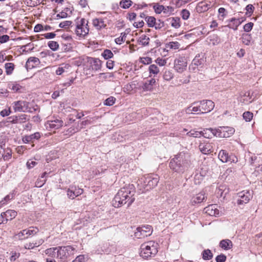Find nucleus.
Returning <instances> with one entry per match:
<instances>
[{"mask_svg": "<svg viewBox=\"0 0 262 262\" xmlns=\"http://www.w3.org/2000/svg\"><path fill=\"white\" fill-rule=\"evenodd\" d=\"M135 188L133 184L121 188L112 201L113 206L119 208L126 205L127 207H129L135 200Z\"/></svg>", "mask_w": 262, "mask_h": 262, "instance_id": "1", "label": "nucleus"}, {"mask_svg": "<svg viewBox=\"0 0 262 262\" xmlns=\"http://www.w3.org/2000/svg\"><path fill=\"white\" fill-rule=\"evenodd\" d=\"M190 165V161L188 156L179 154L170 160V168L175 172L183 173L187 170Z\"/></svg>", "mask_w": 262, "mask_h": 262, "instance_id": "2", "label": "nucleus"}, {"mask_svg": "<svg viewBox=\"0 0 262 262\" xmlns=\"http://www.w3.org/2000/svg\"><path fill=\"white\" fill-rule=\"evenodd\" d=\"M159 181V177L156 174H148L139 180L138 185L143 192L148 191L155 187Z\"/></svg>", "mask_w": 262, "mask_h": 262, "instance_id": "3", "label": "nucleus"}, {"mask_svg": "<svg viewBox=\"0 0 262 262\" xmlns=\"http://www.w3.org/2000/svg\"><path fill=\"white\" fill-rule=\"evenodd\" d=\"M158 244L149 241L141 245L140 255L143 258L154 256L158 252Z\"/></svg>", "mask_w": 262, "mask_h": 262, "instance_id": "4", "label": "nucleus"}, {"mask_svg": "<svg viewBox=\"0 0 262 262\" xmlns=\"http://www.w3.org/2000/svg\"><path fill=\"white\" fill-rule=\"evenodd\" d=\"M76 252L75 248L72 246L59 247L57 248L56 257L62 260H66Z\"/></svg>", "mask_w": 262, "mask_h": 262, "instance_id": "5", "label": "nucleus"}, {"mask_svg": "<svg viewBox=\"0 0 262 262\" xmlns=\"http://www.w3.org/2000/svg\"><path fill=\"white\" fill-rule=\"evenodd\" d=\"M88 21L84 18H81L76 23L75 33L79 37H84L89 32Z\"/></svg>", "mask_w": 262, "mask_h": 262, "instance_id": "6", "label": "nucleus"}, {"mask_svg": "<svg viewBox=\"0 0 262 262\" xmlns=\"http://www.w3.org/2000/svg\"><path fill=\"white\" fill-rule=\"evenodd\" d=\"M173 69L174 71L179 73H182L187 69L188 61L185 56H179L174 60Z\"/></svg>", "mask_w": 262, "mask_h": 262, "instance_id": "7", "label": "nucleus"}, {"mask_svg": "<svg viewBox=\"0 0 262 262\" xmlns=\"http://www.w3.org/2000/svg\"><path fill=\"white\" fill-rule=\"evenodd\" d=\"M152 229L151 226L144 225L138 227L135 232V236L138 238H144L150 235Z\"/></svg>", "mask_w": 262, "mask_h": 262, "instance_id": "8", "label": "nucleus"}, {"mask_svg": "<svg viewBox=\"0 0 262 262\" xmlns=\"http://www.w3.org/2000/svg\"><path fill=\"white\" fill-rule=\"evenodd\" d=\"M145 21L148 27L155 28L156 30H160L164 27V23L161 19H157L154 16H147Z\"/></svg>", "mask_w": 262, "mask_h": 262, "instance_id": "9", "label": "nucleus"}, {"mask_svg": "<svg viewBox=\"0 0 262 262\" xmlns=\"http://www.w3.org/2000/svg\"><path fill=\"white\" fill-rule=\"evenodd\" d=\"M237 203L238 205H244L248 203L252 198V194L248 190H244L237 194Z\"/></svg>", "mask_w": 262, "mask_h": 262, "instance_id": "10", "label": "nucleus"}, {"mask_svg": "<svg viewBox=\"0 0 262 262\" xmlns=\"http://www.w3.org/2000/svg\"><path fill=\"white\" fill-rule=\"evenodd\" d=\"M216 129V137L220 138H228L233 135L234 129L227 126L220 127Z\"/></svg>", "mask_w": 262, "mask_h": 262, "instance_id": "11", "label": "nucleus"}, {"mask_svg": "<svg viewBox=\"0 0 262 262\" xmlns=\"http://www.w3.org/2000/svg\"><path fill=\"white\" fill-rule=\"evenodd\" d=\"M219 159L223 163L230 162L231 163H236L237 158L234 155L229 156L228 153L225 150H221L218 155Z\"/></svg>", "mask_w": 262, "mask_h": 262, "instance_id": "12", "label": "nucleus"}, {"mask_svg": "<svg viewBox=\"0 0 262 262\" xmlns=\"http://www.w3.org/2000/svg\"><path fill=\"white\" fill-rule=\"evenodd\" d=\"M156 83L154 78L145 79L142 82L141 89L143 91H152Z\"/></svg>", "mask_w": 262, "mask_h": 262, "instance_id": "13", "label": "nucleus"}, {"mask_svg": "<svg viewBox=\"0 0 262 262\" xmlns=\"http://www.w3.org/2000/svg\"><path fill=\"white\" fill-rule=\"evenodd\" d=\"M207 199V195L205 192L201 191L199 193L192 196L190 201V203L192 205H194L196 204L200 203Z\"/></svg>", "mask_w": 262, "mask_h": 262, "instance_id": "14", "label": "nucleus"}, {"mask_svg": "<svg viewBox=\"0 0 262 262\" xmlns=\"http://www.w3.org/2000/svg\"><path fill=\"white\" fill-rule=\"evenodd\" d=\"M83 189L71 186L67 190V195L71 199H74L76 197L81 195L83 193Z\"/></svg>", "mask_w": 262, "mask_h": 262, "instance_id": "15", "label": "nucleus"}, {"mask_svg": "<svg viewBox=\"0 0 262 262\" xmlns=\"http://www.w3.org/2000/svg\"><path fill=\"white\" fill-rule=\"evenodd\" d=\"M106 19V18L102 17L94 18L92 20V24L93 26L98 30L105 28L106 27V24L105 20Z\"/></svg>", "mask_w": 262, "mask_h": 262, "instance_id": "16", "label": "nucleus"}, {"mask_svg": "<svg viewBox=\"0 0 262 262\" xmlns=\"http://www.w3.org/2000/svg\"><path fill=\"white\" fill-rule=\"evenodd\" d=\"M63 125V122L59 119L48 121L45 126L47 129H58Z\"/></svg>", "mask_w": 262, "mask_h": 262, "instance_id": "17", "label": "nucleus"}, {"mask_svg": "<svg viewBox=\"0 0 262 262\" xmlns=\"http://www.w3.org/2000/svg\"><path fill=\"white\" fill-rule=\"evenodd\" d=\"M205 212L210 216H217L220 214V211L215 204H212L204 208Z\"/></svg>", "mask_w": 262, "mask_h": 262, "instance_id": "18", "label": "nucleus"}, {"mask_svg": "<svg viewBox=\"0 0 262 262\" xmlns=\"http://www.w3.org/2000/svg\"><path fill=\"white\" fill-rule=\"evenodd\" d=\"M203 113H207L211 112L214 107V102L209 100H202Z\"/></svg>", "mask_w": 262, "mask_h": 262, "instance_id": "19", "label": "nucleus"}, {"mask_svg": "<svg viewBox=\"0 0 262 262\" xmlns=\"http://www.w3.org/2000/svg\"><path fill=\"white\" fill-rule=\"evenodd\" d=\"M32 232L33 230L31 229H25L16 234L15 238L20 240L25 239L31 236Z\"/></svg>", "mask_w": 262, "mask_h": 262, "instance_id": "20", "label": "nucleus"}, {"mask_svg": "<svg viewBox=\"0 0 262 262\" xmlns=\"http://www.w3.org/2000/svg\"><path fill=\"white\" fill-rule=\"evenodd\" d=\"M199 147L200 151L204 154H208L211 152L212 146L209 143H200Z\"/></svg>", "mask_w": 262, "mask_h": 262, "instance_id": "21", "label": "nucleus"}, {"mask_svg": "<svg viewBox=\"0 0 262 262\" xmlns=\"http://www.w3.org/2000/svg\"><path fill=\"white\" fill-rule=\"evenodd\" d=\"M216 129L211 128H206L201 131L202 136L206 138H211L214 136H216Z\"/></svg>", "mask_w": 262, "mask_h": 262, "instance_id": "22", "label": "nucleus"}, {"mask_svg": "<svg viewBox=\"0 0 262 262\" xmlns=\"http://www.w3.org/2000/svg\"><path fill=\"white\" fill-rule=\"evenodd\" d=\"M88 61L91 64L93 70L97 71L101 68V61L99 59L95 58H89Z\"/></svg>", "mask_w": 262, "mask_h": 262, "instance_id": "23", "label": "nucleus"}, {"mask_svg": "<svg viewBox=\"0 0 262 262\" xmlns=\"http://www.w3.org/2000/svg\"><path fill=\"white\" fill-rule=\"evenodd\" d=\"M200 110L199 109L198 106V102H193L189 107L186 109V113L188 114H200Z\"/></svg>", "mask_w": 262, "mask_h": 262, "instance_id": "24", "label": "nucleus"}, {"mask_svg": "<svg viewBox=\"0 0 262 262\" xmlns=\"http://www.w3.org/2000/svg\"><path fill=\"white\" fill-rule=\"evenodd\" d=\"M244 21V19L241 20L240 19H237L235 18H232L230 21L231 24L228 26L233 29L234 30H236L237 29V27Z\"/></svg>", "mask_w": 262, "mask_h": 262, "instance_id": "25", "label": "nucleus"}, {"mask_svg": "<svg viewBox=\"0 0 262 262\" xmlns=\"http://www.w3.org/2000/svg\"><path fill=\"white\" fill-rule=\"evenodd\" d=\"M220 246L223 249L227 250L232 248V242L229 239H223L220 242Z\"/></svg>", "mask_w": 262, "mask_h": 262, "instance_id": "26", "label": "nucleus"}, {"mask_svg": "<svg viewBox=\"0 0 262 262\" xmlns=\"http://www.w3.org/2000/svg\"><path fill=\"white\" fill-rule=\"evenodd\" d=\"M171 26L175 29H178L181 26L180 19L178 17H170L168 19Z\"/></svg>", "mask_w": 262, "mask_h": 262, "instance_id": "27", "label": "nucleus"}, {"mask_svg": "<svg viewBox=\"0 0 262 262\" xmlns=\"http://www.w3.org/2000/svg\"><path fill=\"white\" fill-rule=\"evenodd\" d=\"M16 212L13 210H8L6 212H3V215H4L7 221L14 219L16 216Z\"/></svg>", "mask_w": 262, "mask_h": 262, "instance_id": "28", "label": "nucleus"}, {"mask_svg": "<svg viewBox=\"0 0 262 262\" xmlns=\"http://www.w3.org/2000/svg\"><path fill=\"white\" fill-rule=\"evenodd\" d=\"M163 77L166 81H170L174 77V74L171 70H166L164 72Z\"/></svg>", "mask_w": 262, "mask_h": 262, "instance_id": "29", "label": "nucleus"}, {"mask_svg": "<svg viewBox=\"0 0 262 262\" xmlns=\"http://www.w3.org/2000/svg\"><path fill=\"white\" fill-rule=\"evenodd\" d=\"M209 43L213 46H217L221 42L220 38L215 34L209 36Z\"/></svg>", "mask_w": 262, "mask_h": 262, "instance_id": "30", "label": "nucleus"}, {"mask_svg": "<svg viewBox=\"0 0 262 262\" xmlns=\"http://www.w3.org/2000/svg\"><path fill=\"white\" fill-rule=\"evenodd\" d=\"M149 38L145 35H141L138 39L139 44L142 46H147L149 43Z\"/></svg>", "mask_w": 262, "mask_h": 262, "instance_id": "31", "label": "nucleus"}, {"mask_svg": "<svg viewBox=\"0 0 262 262\" xmlns=\"http://www.w3.org/2000/svg\"><path fill=\"white\" fill-rule=\"evenodd\" d=\"M202 258L204 260H210L213 257V254L210 250H204L202 253Z\"/></svg>", "mask_w": 262, "mask_h": 262, "instance_id": "32", "label": "nucleus"}, {"mask_svg": "<svg viewBox=\"0 0 262 262\" xmlns=\"http://www.w3.org/2000/svg\"><path fill=\"white\" fill-rule=\"evenodd\" d=\"M241 39L243 43L245 45L249 46L250 45L252 36L249 34H243Z\"/></svg>", "mask_w": 262, "mask_h": 262, "instance_id": "33", "label": "nucleus"}, {"mask_svg": "<svg viewBox=\"0 0 262 262\" xmlns=\"http://www.w3.org/2000/svg\"><path fill=\"white\" fill-rule=\"evenodd\" d=\"M225 186L220 185L215 190V194L217 198H225L224 191L225 190Z\"/></svg>", "mask_w": 262, "mask_h": 262, "instance_id": "34", "label": "nucleus"}, {"mask_svg": "<svg viewBox=\"0 0 262 262\" xmlns=\"http://www.w3.org/2000/svg\"><path fill=\"white\" fill-rule=\"evenodd\" d=\"M132 4L133 2L131 0H121L119 3L120 7L124 9L129 8Z\"/></svg>", "mask_w": 262, "mask_h": 262, "instance_id": "35", "label": "nucleus"}, {"mask_svg": "<svg viewBox=\"0 0 262 262\" xmlns=\"http://www.w3.org/2000/svg\"><path fill=\"white\" fill-rule=\"evenodd\" d=\"M6 73L7 75H10L12 73L14 69V64L11 62L6 63L5 64Z\"/></svg>", "mask_w": 262, "mask_h": 262, "instance_id": "36", "label": "nucleus"}, {"mask_svg": "<svg viewBox=\"0 0 262 262\" xmlns=\"http://www.w3.org/2000/svg\"><path fill=\"white\" fill-rule=\"evenodd\" d=\"M69 67L70 66L68 64H62L56 70V74L60 75L66 71V70L68 69Z\"/></svg>", "mask_w": 262, "mask_h": 262, "instance_id": "37", "label": "nucleus"}, {"mask_svg": "<svg viewBox=\"0 0 262 262\" xmlns=\"http://www.w3.org/2000/svg\"><path fill=\"white\" fill-rule=\"evenodd\" d=\"M148 70L150 75L153 74L155 75L158 74L160 72L159 68L155 64H151L149 67Z\"/></svg>", "mask_w": 262, "mask_h": 262, "instance_id": "38", "label": "nucleus"}, {"mask_svg": "<svg viewBox=\"0 0 262 262\" xmlns=\"http://www.w3.org/2000/svg\"><path fill=\"white\" fill-rule=\"evenodd\" d=\"M56 250H57V248H50L46 250L45 253L49 256L56 257L57 256V251L56 252Z\"/></svg>", "mask_w": 262, "mask_h": 262, "instance_id": "39", "label": "nucleus"}, {"mask_svg": "<svg viewBox=\"0 0 262 262\" xmlns=\"http://www.w3.org/2000/svg\"><path fill=\"white\" fill-rule=\"evenodd\" d=\"M47 174L46 172H44L41 178L39 179H38L37 181L35 183V186L37 187H41L46 182V179L45 178V175Z\"/></svg>", "mask_w": 262, "mask_h": 262, "instance_id": "40", "label": "nucleus"}, {"mask_svg": "<svg viewBox=\"0 0 262 262\" xmlns=\"http://www.w3.org/2000/svg\"><path fill=\"white\" fill-rule=\"evenodd\" d=\"M187 135L189 137L199 138L202 136L201 131L199 132L195 130H191L187 133Z\"/></svg>", "mask_w": 262, "mask_h": 262, "instance_id": "41", "label": "nucleus"}, {"mask_svg": "<svg viewBox=\"0 0 262 262\" xmlns=\"http://www.w3.org/2000/svg\"><path fill=\"white\" fill-rule=\"evenodd\" d=\"M24 102L21 101H17L14 103V109L15 112H20L23 111V105L24 104Z\"/></svg>", "mask_w": 262, "mask_h": 262, "instance_id": "42", "label": "nucleus"}, {"mask_svg": "<svg viewBox=\"0 0 262 262\" xmlns=\"http://www.w3.org/2000/svg\"><path fill=\"white\" fill-rule=\"evenodd\" d=\"M180 46V43L177 41L169 42L166 45V47L170 49H178Z\"/></svg>", "mask_w": 262, "mask_h": 262, "instance_id": "43", "label": "nucleus"}, {"mask_svg": "<svg viewBox=\"0 0 262 262\" xmlns=\"http://www.w3.org/2000/svg\"><path fill=\"white\" fill-rule=\"evenodd\" d=\"M153 8L157 14H160L164 10V6L160 5L158 3H156L154 4Z\"/></svg>", "mask_w": 262, "mask_h": 262, "instance_id": "44", "label": "nucleus"}, {"mask_svg": "<svg viewBox=\"0 0 262 262\" xmlns=\"http://www.w3.org/2000/svg\"><path fill=\"white\" fill-rule=\"evenodd\" d=\"M113 55H114L112 52L111 50L107 49L105 50L102 53V56L105 59L111 58L113 57Z\"/></svg>", "mask_w": 262, "mask_h": 262, "instance_id": "45", "label": "nucleus"}, {"mask_svg": "<svg viewBox=\"0 0 262 262\" xmlns=\"http://www.w3.org/2000/svg\"><path fill=\"white\" fill-rule=\"evenodd\" d=\"M88 259L87 256L84 255H79L77 256L72 262H85Z\"/></svg>", "mask_w": 262, "mask_h": 262, "instance_id": "46", "label": "nucleus"}, {"mask_svg": "<svg viewBox=\"0 0 262 262\" xmlns=\"http://www.w3.org/2000/svg\"><path fill=\"white\" fill-rule=\"evenodd\" d=\"M48 46L53 51H56L59 47V45L56 41H50L48 42Z\"/></svg>", "mask_w": 262, "mask_h": 262, "instance_id": "47", "label": "nucleus"}, {"mask_svg": "<svg viewBox=\"0 0 262 262\" xmlns=\"http://www.w3.org/2000/svg\"><path fill=\"white\" fill-rule=\"evenodd\" d=\"M113 77V74L112 73H102L99 74L100 79H110Z\"/></svg>", "mask_w": 262, "mask_h": 262, "instance_id": "48", "label": "nucleus"}, {"mask_svg": "<svg viewBox=\"0 0 262 262\" xmlns=\"http://www.w3.org/2000/svg\"><path fill=\"white\" fill-rule=\"evenodd\" d=\"M243 118L246 121H250L253 118V113L250 112H246L243 114Z\"/></svg>", "mask_w": 262, "mask_h": 262, "instance_id": "49", "label": "nucleus"}, {"mask_svg": "<svg viewBox=\"0 0 262 262\" xmlns=\"http://www.w3.org/2000/svg\"><path fill=\"white\" fill-rule=\"evenodd\" d=\"M72 23V22L71 21H69V20L63 21L62 22H61L59 24V27L60 28L67 29V28H69L71 25Z\"/></svg>", "mask_w": 262, "mask_h": 262, "instance_id": "50", "label": "nucleus"}, {"mask_svg": "<svg viewBox=\"0 0 262 262\" xmlns=\"http://www.w3.org/2000/svg\"><path fill=\"white\" fill-rule=\"evenodd\" d=\"M116 101V99L113 97H110L106 99L104 102V104L107 106L113 105Z\"/></svg>", "mask_w": 262, "mask_h": 262, "instance_id": "51", "label": "nucleus"}, {"mask_svg": "<svg viewBox=\"0 0 262 262\" xmlns=\"http://www.w3.org/2000/svg\"><path fill=\"white\" fill-rule=\"evenodd\" d=\"M254 7L251 4L248 5L246 7V14L249 16H251L254 11Z\"/></svg>", "mask_w": 262, "mask_h": 262, "instance_id": "52", "label": "nucleus"}, {"mask_svg": "<svg viewBox=\"0 0 262 262\" xmlns=\"http://www.w3.org/2000/svg\"><path fill=\"white\" fill-rule=\"evenodd\" d=\"M253 26L254 24L253 23H248L244 26V30L246 32H249L252 29Z\"/></svg>", "mask_w": 262, "mask_h": 262, "instance_id": "53", "label": "nucleus"}, {"mask_svg": "<svg viewBox=\"0 0 262 262\" xmlns=\"http://www.w3.org/2000/svg\"><path fill=\"white\" fill-rule=\"evenodd\" d=\"M14 198V195L13 193H10L6 195L3 200H2L1 202H0V207L2 205L5 204L6 202L7 201L12 199Z\"/></svg>", "mask_w": 262, "mask_h": 262, "instance_id": "54", "label": "nucleus"}, {"mask_svg": "<svg viewBox=\"0 0 262 262\" xmlns=\"http://www.w3.org/2000/svg\"><path fill=\"white\" fill-rule=\"evenodd\" d=\"M35 238L36 239V241L35 243H34V247H38L39 246L41 245L44 242L43 238H40L39 235H36L35 236Z\"/></svg>", "mask_w": 262, "mask_h": 262, "instance_id": "55", "label": "nucleus"}, {"mask_svg": "<svg viewBox=\"0 0 262 262\" xmlns=\"http://www.w3.org/2000/svg\"><path fill=\"white\" fill-rule=\"evenodd\" d=\"M33 58L32 57H30L26 64V68L27 70L28 71L29 70H31L33 68Z\"/></svg>", "mask_w": 262, "mask_h": 262, "instance_id": "56", "label": "nucleus"}, {"mask_svg": "<svg viewBox=\"0 0 262 262\" xmlns=\"http://www.w3.org/2000/svg\"><path fill=\"white\" fill-rule=\"evenodd\" d=\"M190 15V13L188 10L184 9L181 11V16L183 19H187Z\"/></svg>", "mask_w": 262, "mask_h": 262, "instance_id": "57", "label": "nucleus"}, {"mask_svg": "<svg viewBox=\"0 0 262 262\" xmlns=\"http://www.w3.org/2000/svg\"><path fill=\"white\" fill-rule=\"evenodd\" d=\"M155 61L156 63L159 64L160 66L162 67L164 66L166 64L167 60L162 58H158Z\"/></svg>", "mask_w": 262, "mask_h": 262, "instance_id": "58", "label": "nucleus"}, {"mask_svg": "<svg viewBox=\"0 0 262 262\" xmlns=\"http://www.w3.org/2000/svg\"><path fill=\"white\" fill-rule=\"evenodd\" d=\"M122 35V33H121V35ZM125 34H124L123 36H120L119 37L115 39V42L117 44L121 45L122 42H123L125 40Z\"/></svg>", "mask_w": 262, "mask_h": 262, "instance_id": "59", "label": "nucleus"}, {"mask_svg": "<svg viewBox=\"0 0 262 262\" xmlns=\"http://www.w3.org/2000/svg\"><path fill=\"white\" fill-rule=\"evenodd\" d=\"M215 260L216 262H225L226 260V256L224 254H220L216 257Z\"/></svg>", "mask_w": 262, "mask_h": 262, "instance_id": "60", "label": "nucleus"}, {"mask_svg": "<svg viewBox=\"0 0 262 262\" xmlns=\"http://www.w3.org/2000/svg\"><path fill=\"white\" fill-rule=\"evenodd\" d=\"M152 59L150 57H146L141 58V62L144 64H148L151 62Z\"/></svg>", "mask_w": 262, "mask_h": 262, "instance_id": "61", "label": "nucleus"}, {"mask_svg": "<svg viewBox=\"0 0 262 262\" xmlns=\"http://www.w3.org/2000/svg\"><path fill=\"white\" fill-rule=\"evenodd\" d=\"M218 12L222 18H224L227 14L226 10L224 8H220L218 10Z\"/></svg>", "mask_w": 262, "mask_h": 262, "instance_id": "62", "label": "nucleus"}, {"mask_svg": "<svg viewBox=\"0 0 262 262\" xmlns=\"http://www.w3.org/2000/svg\"><path fill=\"white\" fill-rule=\"evenodd\" d=\"M68 16V13L66 12L63 11L60 12L59 13L57 14L56 15V17L57 18H67Z\"/></svg>", "mask_w": 262, "mask_h": 262, "instance_id": "63", "label": "nucleus"}, {"mask_svg": "<svg viewBox=\"0 0 262 262\" xmlns=\"http://www.w3.org/2000/svg\"><path fill=\"white\" fill-rule=\"evenodd\" d=\"M135 84L133 83H129L126 84L125 87L124 89L126 90V91L129 92L132 91L133 89L135 88Z\"/></svg>", "mask_w": 262, "mask_h": 262, "instance_id": "64", "label": "nucleus"}]
</instances>
